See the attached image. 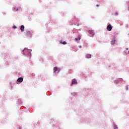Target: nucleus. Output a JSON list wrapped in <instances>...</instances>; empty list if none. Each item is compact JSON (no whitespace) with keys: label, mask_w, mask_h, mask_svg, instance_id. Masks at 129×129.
Instances as JSON below:
<instances>
[{"label":"nucleus","mask_w":129,"mask_h":129,"mask_svg":"<svg viewBox=\"0 0 129 129\" xmlns=\"http://www.w3.org/2000/svg\"><path fill=\"white\" fill-rule=\"evenodd\" d=\"M107 30L109 31H111L112 30V26L110 24H109L107 27Z\"/></svg>","instance_id":"1"},{"label":"nucleus","mask_w":129,"mask_h":129,"mask_svg":"<svg viewBox=\"0 0 129 129\" xmlns=\"http://www.w3.org/2000/svg\"><path fill=\"white\" fill-rule=\"evenodd\" d=\"M23 52L25 53V52H27V54L29 55V56H31V51H30L28 49H26V48H25L23 50Z\"/></svg>","instance_id":"2"},{"label":"nucleus","mask_w":129,"mask_h":129,"mask_svg":"<svg viewBox=\"0 0 129 129\" xmlns=\"http://www.w3.org/2000/svg\"><path fill=\"white\" fill-rule=\"evenodd\" d=\"M73 84H77V81L75 79H74L72 80L71 86H72V85H73Z\"/></svg>","instance_id":"3"},{"label":"nucleus","mask_w":129,"mask_h":129,"mask_svg":"<svg viewBox=\"0 0 129 129\" xmlns=\"http://www.w3.org/2000/svg\"><path fill=\"white\" fill-rule=\"evenodd\" d=\"M88 33H90L92 36H94V32L92 30H89Z\"/></svg>","instance_id":"4"},{"label":"nucleus","mask_w":129,"mask_h":129,"mask_svg":"<svg viewBox=\"0 0 129 129\" xmlns=\"http://www.w3.org/2000/svg\"><path fill=\"white\" fill-rule=\"evenodd\" d=\"M23 80H24V79L23 78H19L17 80L18 82H23Z\"/></svg>","instance_id":"5"},{"label":"nucleus","mask_w":129,"mask_h":129,"mask_svg":"<svg viewBox=\"0 0 129 129\" xmlns=\"http://www.w3.org/2000/svg\"><path fill=\"white\" fill-rule=\"evenodd\" d=\"M20 29H21V32H24V31H25L24 30L25 26H24V25H21V27H20Z\"/></svg>","instance_id":"6"},{"label":"nucleus","mask_w":129,"mask_h":129,"mask_svg":"<svg viewBox=\"0 0 129 129\" xmlns=\"http://www.w3.org/2000/svg\"><path fill=\"white\" fill-rule=\"evenodd\" d=\"M111 45H114V44H115V39H114L111 41Z\"/></svg>","instance_id":"7"},{"label":"nucleus","mask_w":129,"mask_h":129,"mask_svg":"<svg viewBox=\"0 0 129 129\" xmlns=\"http://www.w3.org/2000/svg\"><path fill=\"white\" fill-rule=\"evenodd\" d=\"M58 70V68H57L56 67H55L54 68H53V72H56Z\"/></svg>","instance_id":"8"},{"label":"nucleus","mask_w":129,"mask_h":129,"mask_svg":"<svg viewBox=\"0 0 129 129\" xmlns=\"http://www.w3.org/2000/svg\"><path fill=\"white\" fill-rule=\"evenodd\" d=\"M86 58H87V59H89L91 58V54H87L86 55Z\"/></svg>","instance_id":"9"},{"label":"nucleus","mask_w":129,"mask_h":129,"mask_svg":"<svg viewBox=\"0 0 129 129\" xmlns=\"http://www.w3.org/2000/svg\"><path fill=\"white\" fill-rule=\"evenodd\" d=\"M61 44H63V45H66V44H67V42H66V41H63V42H61Z\"/></svg>","instance_id":"10"},{"label":"nucleus","mask_w":129,"mask_h":129,"mask_svg":"<svg viewBox=\"0 0 129 129\" xmlns=\"http://www.w3.org/2000/svg\"><path fill=\"white\" fill-rule=\"evenodd\" d=\"M114 129H117V128H118L117 125H114Z\"/></svg>","instance_id":"11"},{"label":"nucleus","mask_w":129,"mask_h":129,"mask_svg":"<svg viewBox=\"0 0 129 129\" xmlns=\"http://www.w3.org/2000/svg\"><path fill=\"white\" fill-rule=\"evenodd\" d=\"M78 39L79 40H81V37L80 36V35H78Z\"/></svg>","instance_id":"12"},{"label":"nucleus","mask_w":129,"mask_h":129,"mask_svg":"<svg viewBox=\"0 0 129 129\" xmlns=\"http://www.w3.org/2000/svg\"><path fill=\"white\" fill-rule=\"evenodd\" d=\"M75 40L76 41V42H77V41H80V40H79L78 38H75Z\"/></svg>","instance_id":"13"},{"label":"nucleus","mask_w":129,"mask_h":129,"mask_svg":"<svg viewBox=\"0 0 129 129\" xmlns=\"http://www.w3.org/2000/svg\"><path fill=\"white\" fill-rule=\"evenodd\" d=\"M14 10H16V12H18V11H19V9H16V7L14 8Z\"/></svg>","instance_id":"14"},{"label":"nucleus","mask_w":129,"mask_h":129,"mask_svg":"<svg viewBox=\"0 0 129 129\" xmlns=\"http://www.w3.org/2000/svg\"><path fill=\"white\" fill-rule=\"evenodd\" d=\"M115 16H117V15H118L117 13H115Z\"/></svg>","instance_id":"15"},{"label":"nucleus","mask_w":129,"mask_h":129,"mask_svg":"<svg viewBox=\"0 0 129 129\" xmlns=\"http://www.w3.org/2000/svg\"><path fill=\"white\" fill-rule=\"evenodd\" d=\"M79 48H81V45H79Z\"/></svg>","instance_id":"16"},{"label":"nucleus","mask_w":129,"mask_h":129,"mask_svg":"<svg viewBox=\"0 0 129 129\" xmlns=\"http://www.w3.org/2000/svg\"><path fill=\"white\" fill-rule=\"evenodd\" d=\"M96 7H99V5H96Z\"/></svg>","instance_id":"17"},{"label":"nucleus","mask_w":129,"mask_h":129,"mask_svg":"<svg viewBox=\"0 0 129 129\" xmlns=\"http://www.w3.org/2000/svg\"><path fill=\"white\" fill-rule=\"evenodd\" d=\"M77 26H79V24H77Z\"/></svg>","instance_id":"18"},{"label":"nucleus","mask_w":129,"mask_h":129,"mask_svg":"<svg viewBox=\"0 0 129 129\" xmlns=\"http://www.w3.org/2000/svg\"><path fill=\"white\" fill-rule=\"evenodd\" d=\"M14 28H17V27H16V26H14Z\"/></svg>","instance_id":"19"},{"label":"nucleus","mask_w":129,"mask_h":129,"mask_svg":"<svg viewBox=\"0 0 129 129\" xmlns=\"http://www.w3.org/2000/svg\"><path fill=\"white\" fill-rule=\"evenodd\" d=\"M126 50H128V49L126 48Z\"/></svg>","instance_id":"20"},{"label":"nucleus","mask_w":129,"mask_h":129,"mask_svg":"<svg viewBox=\"0 0 129 129\" xmlns=\"http://www.w3.org/2000/svg\"><path fill=\"white\" fill-rule=\"evenodd\" d=\"M60 71V70H59L58 71V72H59Z\"/></svg>","instance_id":"21"}]
</instances>
